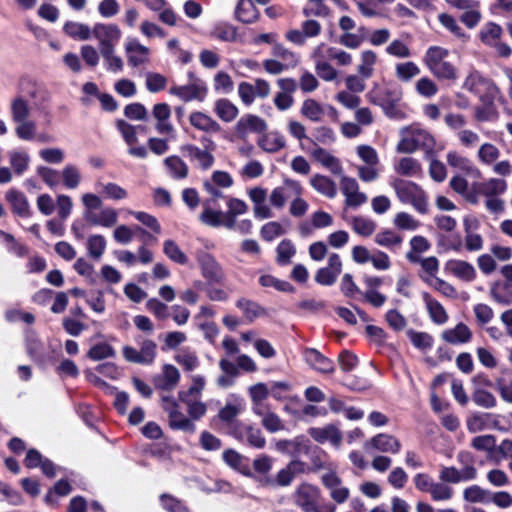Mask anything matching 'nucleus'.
Listing matches in <instances>:
<instances>
[{"mask_svg": "<svg viewBox=\"0 0 512 512\" xmlns=\"http://www.w3.org/2000/svg\"><path fill=\"white\" fill-rule=\"evenodd\" d=\"M449 51L440 46H432L426 51L424 62L430 72L439 79L455 80L457 69L448 61Z\"/></svg>", "mask_w": 512, "mask_h": 512, "instance_id": "f257e3e1", "label": "nucleus"}, {"mask_svg": "<svg viewBox=\"0 0 512 512\" xmlns=\"http://www.w3.org/2000/svg\"><path fill=\"white\" fill-rule=\"evenodd\" d=\"M393 188L402 203L411 204L413 208L421 214L428 212L429 205L427 195L419 185L397 179L393 182Z\"/></svg>", "mask_w": 512, "mask_h": 512, "instance_id": "f03ea898", "label": "nucleus"}, {"mask_svg": "<svg viewBox=\"0 0 512 512\" xmlns=\"http://www.w3.org/2000/svg\"><path fill=\"white\" fill-rule=\"evenodd\" d=\"M294 501L304 512H334L332 506L320 503L319 489L308 483H302L297 487Z\"/></svg>", "mask_w": 512, "mask_h": 512, "instance_id": "7ed1b4c3", "label": "nucleus"}, {"mask_svg": "<svg viewBox=\"0 0 512 512\" xmlns=\"http://www.w3.org/2000/svg\"><path fill=\"white\" fill-rule=\"evenodd\" d=\"M402 138L397 145V151L412 153L419 148L430 149L434 146V138L426 130L416 127H406L401 130Z\"/></svg>", "mask_w": 512, "mask_h": 512, "instance_id": "20e7f679", "label": "nucleus"}, {"mask_svg": "<svg viewBox=\"0 0 512 512\" xmlns=\"http://www.w3.org/2000/svg\"><path fill=\"white\" fill-rule=\"evenodd\" d=\"M139 349L130 345L122 348L124 359L130 363L151 365L157 356V344L155 341L147 338L137 340Z\"/></svg>", "mask_w": 512, "mask_h": 512, "instance_id": "39448f33", "label": "nucleus"}, {"mask_svg": "<svg viewBox=\"0 0 512 512\" xmlns=\"http://www.w3.org/2000/svg\"><path fill=\"white\" fill-rule=\"evenodd\" d=\"M162 407L168 414L169 426L186 433H194L196 426L181 410L178 402L171 396L162 397Z\"/></svg>", "mask_w": 512, "mask_h": 512, "instance_id": "423d86ee", "label": "nucleus"}, {"mask_svg": "<svg viewBox=\"0 0 512 512\" xmlns=\"http://www.w3.org/2000/svg\"><path fill=\"white\" fill-rule=\"evenodd\" d=\"M359 158L365 163L358 167L359 178L363 181H373L378 177L376 166L378 165L377 152L368 145H361L357 148Z\"/></svg>", "mask_w": 512, "mask_h": 512, "instance_id": "0eeeda50", "label": "nucleus"}, {"mask_svg": "<svg viewBox=\"0 0 512 512\" xmlns=\"http://www.w3.org/2000/svg\"><path fill=\"white\" fill-rule=\"evenodd\" d=\"M234 438L246 443L256 449L264 448L266 439L262 434V431L253 425L246 424L243 422H237L232 427V433Z\"/></svg>", "mask_w": 512, "mask_h": 512, "instance_id": "6e6552de", "label": "nucleus"}, {"mask_svg": "<svg viewBox=\"0 0 512 512\" xmlns=\"http://www.w3.org/2000/svg\"><path fill=\"white\" fill-rule=\"evenodd\" d=\"M169 93L184 102H202L207 96V86L202 80L195 79L186 85H175L171 87Z\"/></svg>", "mask_w": 512, "mask_h": 512, "instance_id": "1a4fd4ad", "label": "nucleus"}, {"mask_svg": "<svg viewBox=\"0 0 512 512\" xmlns=\"http://www.w3.org/2000/svg\"><path fill=\"white\" fill-rule=\"evenodd\" d=\"M215 201L212 199H206L202 204V212L199 215V220L209 227L217 228V227H225L227 229H232L235 226V223L232 220H228L225 212L216 209L214 207Z\"/></svg>", "mask_w": 512, "mask_h": 512, "instance_id": "9d476101", "label": "nucleus"}, {"mask_svg": "<svg viewBox=\"0 0 512 512\" xmlns=\"http://www.w3.org/2000/svg\"><path fill=\"white\" fill-rule=\"evenodd\" d=\"M92 34L99 42V50L115 48L119 42L122 32L115 24L97 23L92 29Z\"/></svg>", "mask_w": 512, "mask_h": 512, "instance_id": "9b49d317", "label": "nucleus"}, {"mask_svg": "<svg viewBox=\"0 0 512 512\" xmlns=\"http://www.w3.org/2000/svg\"><path fill=\"white\" fill-rule=\"evenodd\" d=\"M125 55L131 67L146 65L150 61V49L137 38L128 37L124 44Z\"/></svg>", "mask_w": 512, "mask_h": 512, "instance_id": "f8f14e48", "label": "nucleus"}, {"mask_svg": "<svg viewBox=\"0 0 512 512\" xmlns=\"http://www.w3.org/2000/svg\"><path fill=\"white\" fill-rule=\"evenodd\" d=\"M198 263L202 276L210 283H222L225 273L220 263L209 253H201L198 256Z\"/></svg>", "mask_w": 512, "mask_h": 512, "instance_id": "ddd939ff", "label": "nucleus"}, {"mask_svg": "<svg viewBox=\"0 0 512 512\" xmlns=\"http://www.w3.org/2000/svg\"><path fill=\"white\" fill-rule=\"evenodd\" d=\"M321 32V25L315 20H306L301 25V30L291 29L285 33L287 41L302 46L306 43L307 38L316 37Z\"/></svg>", "mask_w": 512, "mask_h": 512, "instance_id": "4468645a", "label": "nucleus"}, {"mask_svg": "<svg viewBox=\"0 0 512 512\" xmlns=\"http://www.w3.org/2000/svg\"><path fill=\"white\" fill-rule=\"evenodd\" d=\"M202 144L205 149H200L194 145H187L184 150L187 152V156L191 161L195 162L198 166L203 169H208L213 165L214 157L208 151V149H214L215 144L208 138L202 139Z\"/></svg>", "mask_w": 512, "mask_h": 512, "instance_id": "2eb2a0df", "label": "nucleus"}, {"mask_svg": "<svg viewBox=\"0 0 512 512\" xmlns=\"http://www.w3.org/2000/svg\"><path fill=\"white\" fill-rule=\"evenodd\" d=\"M463 88L484 98V93L495 96L500 92L499 88L491 81L484 79L478 73L469 74L464 83Z\"/></svg>", "mask_w": 512, "mask_h": 512, "instance_id": "dca6fc26", "label": "nucleus"}, {"mask_svg": "<svg viewBox=\"0 0 512 512\" xmlns=\"http://www.w3.org/2000/svg\"><path fill=\"white\" fill-rule=\"evenodd\" d=\"M33 106L23 92H18L9 101V113L12 122H22L31 117Z\"/></svg>", "mask_w": 512, "mask_h": 512, "instance_id": "f3484780", "label": "nucleus"}, {"mask_svg": "<svg viewBox=\"0 0 512 512\" xmlns=\"http://www.w3.org/2000/svg\"><path fill=\"white\" fill-rule=\"evenodd\" d=\"M179 381L180 372L171 364L163 365L161 372L153 379L155 388L162 391H172L177 387Z\"/></svg>", "mask_w": 512, "mask_h": 512, "instance_id": "a211bd4d", "label": "nucleus"}, {"mask_svg": "<svg viewBox=\"0 0 512 512\" xmlns=\"http://www.w3.org/2000/svg\"><path fill=\"white\" fill-rule=\"evenodd\" d=\"M248 196L253 203V213L257 219L273 217L271 208L266 204L267 190L262 187H253L248 190Z\"/></svg>", "mask_w": 512, "mask_h": 512, "instance_id": "6ab92c4d", "label": "nucleus"}, {"mask_svg": "<svg viewBox=\"0 0 512 512\" xmlns=\"http://www.w3.org/2000/svg\"><path fill=\"white\" fill-rule=\"evenodd\" d=\"M152 115L156 120L155 129L160 135H172L175 132L170 122L171 109L166 103H157L153 106Z\"/></svg>", "mask_w": 512, "mask_h": 512, "instance_id": "aec40b11", "label": "nucleus"}, {"mask_svg": "<svg viewBox=\"0 0 512 512\" xmlns=\"http://www.w3.org/2000/svg\"><path fill=\"white\" fill-rule=\"evenodd\" d=\"M190 125L205 134H216L221 131L220 124L209 114L202 111H192L188 117Z\"/></svg>", "mask_w": 512, "mask_h": 512, "instance_id": "412c9836", "label": "nucleus"}, {"mask_svg": "<svg viewBox=\"0 0 512 512\" xmlns=\"http://www.w3.org/2000/svg\"><path fill=\"white\" fill-rule=\"evenodd\" d=\"M364 448L366 450L374 448L383 453L396 454L401 449V443L396 437L389 434L381 433L372 437L369 441L365 442Z\"/></svg>", "mask_w": 512, "mask_h": 512, "instance_id": "4be33fe9", "label": "nucleus"}, {"mask_svg": "<svg viewBox=\"0 0 512 512\" xmlns=\"http://www.w3.org/2000/svg\"><path fill=\"white\" fill-rule=\"evenodd\" d=\"M118 211L112 206L103 205L99 210L86 220L91 226H99L103 228H112L118 222Z\"/></svg>", "mask_w": 512, "mask_h": 512, "instance_id": "5701e85b", "label": "nucleus"}, {"mask_svg": "<svg viewBox=\"0 0 512 512\" xmlns=\"http://www.w3.org/2000/svg\"><path fill=\"white\" fill-rule=\"evenodd\" d=\"M473 333L465 323H458L452 328H448L441 333V339L451 345H460L469 343Z\"/></svg>", "mask_w": 512, "mask_h": 512, "instance_id": "b1692460", "label": "nucleus"}, {"mask_svg": "<svg viewBox=\"0 0 512 512\" xmlns=\"http://www.w3.org/2000/svg\"><path fill=\"white\" fill-rule=\"evenodd\" d=\"M5 199L10 204L14 214L23 218L31 215L29 201L23 192L14 188L9 189L5 193Z\"/></svg>", "mask_w": 512, "mask_h": 512, "instance_id": "393cba45", "label": "nucleus"}, {"mask_svg": "<svg viewBox=\"0 0 512 512\" xmlns=\"http://www.w3.org/2000/svg\"><path fill=\"white\" fill-rule=\"evenodd\" d=\"M94 187L106 200L122 201L128 197L127 190L115 182H104L98 179L95 181Z\"/></svg>", "mask_w": 512, "mask_h": 512, "instance_id": "a878e982", "label": "nucleus"}, {"mask_svg": "<svg viewBox=\"0 0 512 512\" xmlns=\"http://www.w3.org/2000/svg\"><path fill=\"white\" fill-rule=\"evenodd\" d=\"M245 408L244 400L240 397L233 396L230 400L226 402L224 407H222L218 412V417L221 421L231 424V428L237 423L235 420L239 414Z\"/></svg>", "mask_w": 512, "mask_h": 512, "instance_id": "bb28decb", "label": "nucleus"}, {"mask_svg": "<svg viewBox=\"0 0 512 512\" xmlns=\"http://www.w3.org/2000/svg\"><path fill=\"white\" fill-rule=\"evenodd\" d=\"M257 144L265 152L276 153L285 147L286 140L281 133L270 131L260 135Z\"/></svg>", "mask_w": 512, "mask_h": 512, "instance_id": "cd10ccee", "label": "nucleus"}, {"mask_svg": "<svg viewBox=\"0 0 512 512\" xmlns=\"http://www.w3.org/2000/svg\"><path fill=\"white\" fill-rule=\"evenodd\" d=\"M333 219L330 214L324 211L314 212L309 222H304L299 226V231L302 236H308L312 234L313 229L326 228L332 225Z\"/></svg>", "mask_w": 512, "mask_h": 512, "instance_id": "c85d7f7f", "label": "nucleus"}, {"mask_svg": "<svg viewBox=\"0 0 512 512\" xmlns=\"http://www.w3.org/2000/svg\"><path fill=\"white\" fill-rule=\"evenodd\" d=\"M446 269L463 281L470 282L476 277V270L473 265L464 260H450L446 264Z\"/></svg>", "mask_w": 512, "mask_h": 512, "instance_id": "c756f323", "label": "nucleus"}, {"mask_svg": "<svg viewBox=\"0 0 512 512\" xmlns=\"http://www.w3.org/2000/svg\"><path fill=\"white\" fill-rule=\"evenodd\" d=\"M304 465L299 461H291L285 468L281 469L275 480H269L267 483L273 485L276 483L278 486H288L292 483L296 475L302 473Z\"/></svg>", "mask_w": 512, "mask_h": 512, "instance_id": "7c9ffc66", "label": "nucleus"}, {"mask_svg": "<svg viewBox=\"0 0 512 512\" xmlns=\"http://www.w3.org/2000/svg\"><path fill=\"white\" fill-rule=\"evenodd\" d=\"M266 129L267 123L265 120L256 115L243 116L236 125V130L241 135H245L248 131L262 135L266 132Z\"/></svg>", "mask_w": 512, "mask_h": 512, "instance_id": "2f4dec72", "label": "nucleus"}, {"mask_svg": "<svg viewBox=\"0 0 512 512\" xmlns=\"http://www.w3.org/2000/svg\"><path fill=\"white\" fill-rule=\"evenodd\" d=\"M406 257L410 262L419 263L421 265L425 273V276H422V278L428 283H430L439 270V262L436 257L421 258L413 252H408Z\"/></svg>", "mask_w": 512, "mask_h": 512, "instance_id": "473e14b6", "label": "nucleus"}, {"mask_svg": "<svg viewBox=\"0 0 512 512\" xmlns=\"http://www.w3.org/2000/svg\"><path fill=\"white\" fill-rule=\"evenodd\" d=\"M306 362L315 370L321 373L333 371V363L330 359L323 356L316 349H306L304 352Z\"/></svg>", "mask_w": 512, "mask_h": 512, "instance_id": "72a5a7b5", "label": "nucleus"}, {"mask_svg": "<svg viewBox=\"0 0 512 512\" xmlns=\"http://www.w3.org/2000/svg\"><path fill=\"white\" fill-rule=\"evenodd\" d=\"M309 435L317 442H331L334 445L339 444L341 435L338 429L333 425H327L325 427H314L308 430Z\"/></svg>", "mask_w": 512, "mask_h": 512, "instance_id": "f704fd0d", "label": "nucleus"}, {"mask_svg": "<svg viewBox=\"0 0 512 512\" xmlns=\"http://www.w3.org/2000/svg\"><path fill=\"white\" fill-rule=\"evenodd\" d=\"M507 182L502 178L492 177L477 185L478 192L485 197L502 195L507 190Z\"/></svg>", "mask_w": 512, "mask_h": 512, "instance_id": "c9c22d12", "label": "nucleus"}, {"mask_svg": "<svg viewBox=\"0 0 512 512\" xmlns=\"http://www.w3.org/2000/svg\"><path fill=\"white\" fill-rule=\"evenodd\" d=\"M214 112L223 122H232L239 114L238 108L228 99L221 98L214 103Z\"/></svg>", "mask_w": 512, "mask_h": 512, "instance_id": "e433bc0d", "label": "nucleus"}, {"mask_svg": "<svg viewBox=\"0 0 512 512\" xmlns=\"http://www.w3.org/2000/svg\"><path fill=\"white\" fill-rule=\"evenodd\" d=\"M491 297L498 303L509 305L512 303V283L502 280L492 284L490 289Z\"/></svg>", "mask_w": 512, "mask_h": 512, "instance_id": "4c0bfd02", "label": "nucleus"}, {"mask_svg": "<svg viewBox=\"0 0 512 512\" xmlns=\"http://www.w3.org/2000/svg\"><path fill=\"white\" fill-rule=\"evenodd\" d=\"M236 17L242 23H254L259 17V11L252 0H240L236 7Z\"/></svg>", "mask_w": 512, "mask_h": 512, "instance_id": "58836bf2", "label": "nucleus"}, {"mask_svg": "<svg viewBox=\"0 0 512 512\" xmlns=\"http://www.w3.org/2000/svg\"><path fill=\"white\" fill-rule=\"evenodd\" d=\"M312 156L316 161L329 169L333 174L341 175L342 168L340 161L323 148L317 147L313 150Z\"/></svg>", "mask_w": 512, "mask_h": 512, "instance_id": "ea45409f", "label": "nucleus"}, {"mask_svg": "<svg viewBox=\"0 0 512 512\" xmlns=\"http://www.w3.org/2000/svg\"><path fill=\"white\" fill-rule=\"evenodd\" d=\"M423 299L432 321L439 325L445 324L448 321V314L444 307L427 293L423 295Z\"/></svg>", "mask_w": 512, "mask_h": 512, "instance_id": "a19ab883", "label": "nucleus"}, {"mask_svg": "<svg viewBox=\"0 0 512 512\" xmlns=\"http://www.w3.org/2000/svg\"><path fill=\"white\" fill-rule=\"evenodd\" d=\"M81 203L83 205V217L85 221L93 215L95 211L99 210L103 204V198L101 194H96L92 192H86L81 195Z\"/></svg>", "mask_w": 512, "mask_h": 512, "instance_id": "79ce46f5", "label": "nucleus"}, {"mask_svg": "<svg viewBox=\"0 0 512 512\" xmlns=\"http://www.w3.org/2000/svg\"><path fill=\"white\" fill-rule=\"evenodd\" d=\"M500 155V149L490 142L481 144L477 151L478 160L480 163L486 166H491L493 163L499 160Z\"/></svg>", "mask_w": 512, "mask_h": 512, "instance_id": "37998d69", "label": "nucleus"}, {"mask_svg": "<svg viewBox=\"0 0 512 512\" xmlns=\"http://www.w3.org/2000/svg\"><path fill=\"white\" fill-rule=\"evenodd\" d=\"M300 113L310 121L320 122L324 116V108L316 100L306 99L301 105Z\"/></svg>", "mask_w": 512, "mask_h": 512, "instance_id": "c03bdc74", "label": "nucleus"}, {"mask_svg": "<svg viewBox=\"0 0 512 512\" xmlns=\"http://www.w3.org/2000/svg\"><path fill=\"white\" fill-rule=\"evenodd\" d=\"M164 165L166 166L170 176L175 179H184L188 175V166L178 156L167 157L164 160Z\"/></svg>", "mask_w": 512, "mask_h": 512, "instance_id": "a18cd8bd", "label": "nucleus"}, {"mask_svg": "<svg viewBox=\"0 0 512 512\" xmlns=\"http://www.w3.org/2000/svg\"><path fill=\"white\" fill-rule=\"evenodd\" d=\"M395 171L402 176L414 177L421 172V165L412 157H402L395 164Z\"/></svg>", "mask_w": 512, "mask_h": 512, "instance_id": "49530a36", "label": "nucleus"}, {"mask_svg": "<svg viewBox=\"0 0 512 512\" xmlns=\"http://www.w3.org/2000/svg\"><path fill=\"white\" fill-rule=\"evenodd\" d=\"M205 387V380L201 376H194L192 384L187 390L179 391L178 397L181 402L200 399L201 393Z\"/></svg>", "mask_w": 512, "mask_h": 512, "instance_id": "de8ad7c7", "label": "nucleus"}, {"mask_svg": "<svg viewBox=\"0 0 512 512\" xmlns=\"http://www.w3.org/2000/svg\"><path fill=\"white\" fill-rule=\"evenodd\" d=\"M64 31L67 35L76 40L85 41L90 39L92 30L88 25L79 22H67L64 25Z\"/></svg>", "mask_w": 512, "mask_h": 512, "instance_id": "09e8293b", "label": "nucleus"}, {"mask_svg": "<svg viewBox=\"0 0 512 512\" xmlns=\"http://www.w3.org/2000/svg\"><path fill=\"white\" fill-rule=\"evenodd\" d=\"M236 306L243 312L248 321H253L264 314V309L256 302L246 298L237 301Z\"/></svg>", "mask_w": 512, "mask_h": 512, "instance_id": "8fccbe9b", "label": "nucleus"}, {"mask_svg": "<svg viewBox=\"0 0 512 512\" xmlns=\"http://www.w3.org/2000/svg\"><path fill=\"white\" fill-rule=\"evenodd\" d=\"M9 162L14 172L22 175L28 169L30 157L25 151L13 150L9 153Z\"/></svg>", "mask_w": 512, "mask_h": 512, "instance_id": "3c124183", "label": "nucleus"}, {"mask_svg": "<svg viewBox=\"0 0 512 512\" xmlns=\"http://www.w3.org/2000/svg\"><path fill=\"white\" fill-rule=\"evenodd\" d=\"M376 59L377 56L372 51H365L361 54L360 62L357 66V71L361 79H366L372 76Z\"/></svg>", "mask_w": 512, "mask_h": 512, "instance_id": "603ef678", "label": "nucleus"}, {"mask_svg": "<svg viewBox=\"0 0 512 512\" xmlns=\"http://www.w3.org/2000/svg\"><path fill=\"white\" fill-rule=\"evenodd\" d=\"M103 57L105 67L112 73H120L123 71L124 62L122 58L115 53V48H109L100 51Z\"/></svg>", "mask_w": 512, "mask_h": 512, "instance_id": "864d4df0", "label": "nucleus"}, {"mask_svg": "<svg viewBox=\"0 0 512 512\" xmlns=\"http://www.w3.org/2000/svg\"><path fill=\"white\" fill-rule=\"evenodd\" d=\"M211 36L224 42H234L237 40V29L228 23L216 25L211 31Z\"/></svg>", "mask_w": 512, "mask_h": 512, "instance_id": "5fc2aeb1", "label": "nucleus"}, {"mask_svg": "<svg viewBox=\"0 0 512 512\" xmlns=\"http://www.w3.org/2000/svg\"><path fill=\"white\" fill-rule=\"evenodd\" d=\"M463 498L469 503H487L490 493L478 485H472L464 489Z\"/></svg>", "mask_w": 512, "mask_h": 512, "instance_id": "6e6d98bb", "label": "nucleus"}, {"mask_svg": "<svg viewBox=\"0 0 512 512\" xmlns=\"http://www.w3.org/2000/svg\"><path fill=\"white\" fill-rule=\"evenodd\" d=\"M15 124L16 136L24 141H31L36 136L37 126L32 120L25 119L22 122H13Z\"/></svg>", "mask_w": 512, "mask_h": 512, "instance_id": "4d7b16f0", "label": "nucleus"}, {"mask_svg": "<svg viewBox=\"0 0 512 512\" xmlns=\"http://www.w3.org/2000/svg\"><path fill=\"white\" fill-rule=\"evenodd\" d=\"M164 254L173 262L185 265L188 262V258L180 247L173 240H166L163 243Z\"/></svg>", "mask_w": 512, "mask_h": 512, "instance_id": "13d9d810", "label": "nucleus"}, {"mask_svg": "<svg viewBox=\"0 0 512 512\" xmlns=\"http://www.w3.org/2000/svg\"><path fill=\"white\" fill-rule=\"evenodd\" d=\"M272 54L279 58L283 64H286L288 68H294L299 63V56L281 44L273 46Z\"/></svg>", "mask_w": 512, "mask_h": 512, "instance_id": "bf43d9fd", "label": "nucleus"}, {"mask_svg": "<svg viewBox=\"0 0 512 512\" xmlns=\"http://www.w3.org/2000/svg\"><path fill=\"white\" fill-rule=\"evenodd\" d=\"M311 186L319 193L327 196V197H334L335 195V186L333 182L322 175H315L310 180Z\"/></svg>", "mask_w": 512, "mask_h": 512, "instance_id": "052dcab7", "label": "nucleus"}, {"mask_svg": "<svg viewBox=\"0 0 512 512\" xmlns=\"http://www.w3.org/2000/svg\"><path fill=\"white\" fill-rule=\"evenodd\" d=\"M213 87L217 93L229 94L234 89V82L228 73L219 71L214 76Z\"/></svg>", "mask_w": 512, "mask_h": 512, "instance_id": "680f3d73", "label": "nucleus"}, {"mask_svg": "<svg viewBox=\"0 0 512 512\" xmlns=\"http://www.w3.org/2000/svg\"><path fill=\"white\" fill-rule=\"evenodd\" d=\"M80 170L74 165H66L62 170V180L66 188L76 189L81 182Z\"/></svg>", "mask_w": 512, "mask_h": 512, "instance_id": "e2e57ef3", "label": "nucleus"}, {"mask_svg": "<svg viewBox=\"0 0 512 512\" xmlns=\"http://www.w3.org/2000/svg\"><path fill=\"white\" fill-rule=\"evenodd\" d=\"M114 355V348L105 342L93 345L87 353V356L94 361L107 359L113 357Z\"/></svg>", "mask_w": 512, "mask_h": 512, "instance_id": "0e129e2a", "label": "nucleus"}, {"mask_svg": "<svg viewBox=\"0 0 512 512\" xmlns=\"http://www.w3.org/2000/svg\"><path fill=\"white\" fill-rule=\"evenodd\" d=\"M502 34V29L495 23L486 24L480 32L481 40L488 45H496Z\"/></svg>", "mask_w": 512, "mask_h": 512, "instance_id": "69168bd1", "label": "nucleus"}, {"mask_svg": "<svg viewBox=\"0 0 512 512\" xmlns=\"http://www.w3.org/2000/svg\"><path fill=\"white\" fill-rule=\"evenodd\" d=\"M429 493L434 501H448L453 497V489L443 481H434Z\"/></svg>", "mask_w": 512, "mask_h": 512, "instance_id": "338daca9", "label": "nucleus"}, {"mask_svg": "<svg viewBox=\"0 0 512 512\" xmlns=\"http://www.w3.org/2000/svg\"><path fill=\"white\" fill-rule=\"evenodd\" d=\"M407 336L409 337L412 344L424 351L432 347L433 345V338L430 334L426 332H417L414 330H408Z\"/></svg>", "mask_w": 512, "mask_h": 512, "instance_id": "774afa93", "label": "nucleus"}]
</instances>
